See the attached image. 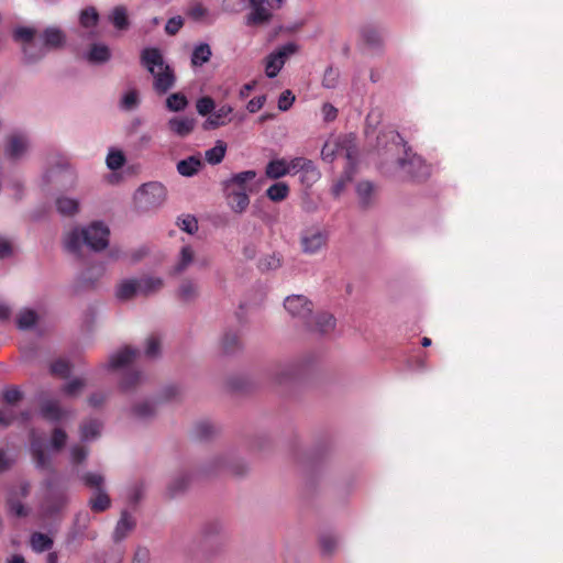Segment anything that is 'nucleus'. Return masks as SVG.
Segmentation results:
<instances>
[{
  "label": "nucleus",
  "instance_id": "f257e3e1",
  "mask_svg": "<svg viewBox=\"0 0 563 563\" xmlns=\"http://www.w3.org/2000/svg\"><path fill=\"white\" fill-rule=\"evenodd\" d=\"M376 147L378 154L386 159L398 155L400 152L404 153L402 157H397L395 161L396 168L399 170L402 178L420 181L430 176V166L421 156L412 153L411 148L407 146V143L397 131H380L377 135Z\"/></svg>",
  "mask_w": 563,
  "mask_h": 563
},
{
  "label": "nucleus",
  "instance_id": "f03ea898",
  "mask_svg": "<svg viewBox=\"0 0 563 563\" xmlns=\"http://www.w3.org/2000/svg\"><path fill=\"white\" fill-rule=\"evenodd\" d=\"M141 63L154 76L153 88L158 95L166 93L175 85L176 77L172 67L164 63L158 48H144Z\"/></svg>",
  "mask_w": 563,
  "mask_h": 563
},
{
  "label": "nucleus",
  "instance_id": "7ed1b4c3",
  "mask_svg": "<svg viewBox=\"0 0 563 563\" xmlns=\"http://www.w3.org/2000/svg\"><path fill=\"white\" fill-rule=\"evenodd\" d=\"M110 229L102 221H93L79 230L73 228V256L77 253V244L81 240L85 245L95 252H101L109 245Z\"/></svg>",
  "mask_w": 563,
  "mask_h": 563
},
{
  "label": "nucleus",
  "instance_id": "20e7f679",
  "mask_svg": "<svg viewBox=\"0 0 563 563\" xmlns=\"http://www.w3.org/2000/svg\"><path fill=\"white\" fill-rule=\"evenodd\" d=\"M37 30L33 26H18L13 30L12 37L21 44L22 60L25 65L41 62L47 54L43 42L35 40Z\"/></svg>",
  "mask_w": 563,
  "mask_h": 563
},
{
  "label": "nucleus",
  "instance_id": "39448f33",
  "mask_svg": "<svg viewBox=\"0 0 563 563\" xmlns=\"http://www.w3.org/2000/svg\"><path fill=\"white\" fill-rule=\"evenodd\" d=\"M167 191L163 184L151 181L142 185L134 195L135 206L141 211L161 207L166 200Z\"/></svg>",
  "mask_w": 563,
  "mask_h": 563
},
{
  "label": "nucleus",
  "instance_id": "423d86ee",
  "mask_svg": "<svg viewBox=\"0 0 563 563\" xmlns=\"http://www.w3.org/2000/svg\"><path fill=\"white\" fill-rule=\"evenodd\" d=\"M297 51V45L294 43H287L271 53L266 58L265 73L269 78H274L283 68L287 57Z\"/></svg>",
  "mask_w": 563,
  "mask_h": 563
},
{
  "label": "nucleus",
  "instance_id": "0eeeda50",
  "mask_svg": "<svg viewBox=\"0 0 563 563\" xmlns=\"http://www.w3.org/2000/svg\"><path fill=\"white\" fill-rule=\"evenodd\" d=\"M285 309L292 316L301 319L308 327L311 324L312 303L303 296L294 295L285 300Z\"/></svg>",
  "mask_w": 563,
  "mask_h": 563
},
{
  "label": "nucleus",
  "instance_id": "6e6552de",
  "mask_svg": "<svg viewBox=\"0 0 563 563\" xmlns=\"http://www.w3.org/2000/svg\"><path fill=\"white\" fill-rule=\"evenodd\" d=\"M328 235L318 228H308L300 236L301 249L307 254H314L325 246Z\"/></svg>",
  "mask_w": 563,
  "mask_h": 563
},
{
  "label": "nucleus",
  "instance_id": "1a4fd4ad",
  "mask_svg": "<svg viewBox=\"0 0 563 563\" xmlns=\"http://www.w3.org/2000/svg\"><path fill=\"white\" fill-rule=\"evenodd\" d=\"M256 177L255 170H244L232 175L229 179L223 181V190L225 195H233L234 192H249L251 191L250 183Z\"/></svg>",
  "mask_w": 563,
  "mask_h": 563
},
{
  "label": "nucleus",
  "instance_id": "9d476101",
  "mask_svg": "<svg viewBox=\"0 0 563 563\" xmlns=\"http://www.w3.org/2000/svg\"><path fill=\"white\" fill-rule=\"evenodd\" d=\"M287 169L289 175H295L299 172L303 174V178L316 181L320 177V173L311 159L305 157H294L287 161Z\"/></svg>",
  "mask_w": 563,
  "mask_h": 563
},
{
  "label": "nucleus",
  "instance_id": "9b49d317",
  "mask_svg": "<svg viewBox=\"0 0 563 563\" xmlns=\"http://www.w3.org/2000/svg\"><path fill=\"white\" fill-rule=\"evenodd\" d=\"M68 163L67 159L60 156H55L49 162V167L44 174V180L47 184L60 183L67 178Z\"/></svg>",
  "mask_w": 563,
  "mask_h": 563
},
{
  "label": "nucleus",
  "instance_id": "f8f14e48",
  "mask_svg": "<svg viewBox=\"0 0 563 563\" xmlns=\"http://www.w3.org/2000/svg\"><path fill=\"white\" fill-rule=\"evenodd\" d=\"M40 37L47 51L59 49L67 42V33L58 26H47Z\"/></svg>",
  "mask_w": 563,
  "mask_h": 563
},
{
  "label": "nucleus",
  "instance_id": "ddd939ff",
  "mask_svg": "<svg viewBox=\"0 0 563 563\" xmlns=\"http://www.w3.org/2000/svg\"><path fill=\"white\" fill-rule=\"evenodd\" d=\"M265 0H249L252 11L246 15L247 25H262L271 21L272 13L264 7Z\"/></svg>",
  "mask_w": 563,
  "mask_h": 563
},
{
  "label": "nucleus",
  "instance_id": "4468645a",
  "mask_svg": "<svg viewBox=\"0 0 563 563\" xmlns=\"http://www.w3.org/2000/svg\"><path fill=\"white\" fill-rule=\"evenodd\" d=\"M135 526L136 521L133 516L129 511L123 510L112 534L114 543H120L124 540L134 530Z\"/></svg>",
  "mask_w": 563,
  "mask_h": 563
},
{
  "label": "nucleus",
  "instance_id": "2eb2a0df",
  "mask_svg": "<svg viewBox=\"0 0 563 563\" xmlns=\"http://www.w3.org/2000/svg\"><path fill=\"white\" fill-rule=\"evenodd\" d=\"M29 145L30 141L25 134H13L8 140L5 154L11 158L18 159L26 153Z\"/></svg>",
  "mask_w": 563,
  "mask_h": 563
},
{
  "label": "nucleus",
  "instance_id": "dca6fc26",
  "mask_svg": "<svg viewBox=\"0 0 563 563\" xmlns=\"http://www.w3.org/2000/svg\"><path fill=\"white\" fill-rule=\"evenodd\" d=\"M233 108L229 104L221 106L217 111H214L203 123L205 130H213L219 126L225 125L231 121L230 114L232 113Z\"/></svg>",
  "mask_w": 563,
  "mask_h": 563
},
{
  "label": "nucleus",
  "instance_id": "f3484780",
  "mask_svg": "<svg viewBox=\"0 0 563 563\" xmlns=\"http://www.w3.org/2000/svg\"><path fill=\"white\" fill-rule=\"evenodd\" d=\"M51 374L65 379V383L62 387V393L64 395H70V380L68 379L70 376V364L65 358L56 360L51 365Z\"/></svg>",
  "mask_w": 563,
  "mask_h": 563
},
{
  "label": "nucleus",
  "instance_id": "a211bd4d",
  "mask_svg": "<svg viewBox=\"0 0 563 563\" xmlns=\"http://www.w3.org/2000/svg\"><path fill=\"white\" fill-rule=\"evenodd\" d=\"M137 355L139 351L136 349L125 346L115 354L111 355L109 360V367L112 369L123 368L132 363Z\"/></svg>",
  "mask_w": 563,
  "mask_h": 563
},
{
  "label": "nucleus",
  "instance_id": "6ab92c4d",
  "mask_svg": "<svg viewBox=\"0 0 563 563\" xmlns=\"http://www.w3.org/2000/svg\"><path fill=\"white\" fill-rule=\"evenodd\" d=\"M41 416L52 422H58L64 416L65 410L56 399H44L41 402Z\"/></svg>",
  "mask_w": 563,
  "mask_h": 563
},
{
  "label": "nucleus",
  "instance_id": "aec40b11",
  "mask_svg": "<svg viewBox=\"0 0 563 563\" xmlns=\"http://www.w3.org/2000/svg\"><path fill=\"white\" fill-rule=\"evenodd\" d=\"M196 125V120L194 118H172L168 121L169 130L180 137H185L189 135Z\"/></svg>",
  "mask_w": 563,
  "mask_h": 563
},
{
  "label": "nucleus",
  "instance_id": "412c9836",
  "mask_svg": "<svg viewBox=\"0 0 563 563\" xmlns=\"http://www.w3.org/2000/svg\"><path fill=\"white\" fill-rule=\"evenodd\" d=\"M265 175L269 179H279L289 175L287 169V161L285 158H276L268 162L265 167Z\"/></svg>",
  "mask_w": 563,
  "mask_h": 563
},
{
  "label": "nucleus",
  "instance_id": "4be33fe9",
  "mask_svg": "<svg viewBox=\"0 0 563 563\" xmlns=\"http://www.w3.org/2000/svg\"><path fill=\"white\" fill-rule=\"evenodd\" d=\"M201 165V159L198 156L192 155L177 163V172L181 176L191 177L199 172Z\"/></svg>",
  "mask_w": 563,
  "mask_h": 563
},
{
  "label": "nucleus",
  "instance_id": "5701e85b",
  "mask_svg": "<svg viewBox=\"0 0 563 563\" xmlns=\"http://www.w3.org/2000/svg\"><path fill=\"white\" fill-rule=\"evenodd\" d=\"M88 504L93 512H103L111 506V499L104 489L95 492Z\"/></svg>",
  "mask_w": 563,
  "mask_h": 563
},
{
  "label": "nucleus",
  "instance_id": "b1692460",
  "mask_svg": "<svg viewBox=\"0 0 563 563\" xmlns=\"http://www.w3.org/2000/svg\"><path fill=\"white\" fill-rule=\"evenodd\" d=\"M111 57L109 47L104 44H92L89 48L87 58L92 64H103Z\"/></svg>",
  "mask_w": 563,
  "mask_h": 563
},
{
  "label": "nucleus",
  "instance_id": "393cba45",
  "mask_svg": "<svg viewBox=\"0 0 563 563\" xmlns=\"http://www.w3.org/2000/svg\"><path fill=\"white\" fill-rule=\"evenodd\" d=\"M102 423L98 419L86 420L79 428L82 441H90L99 437Z\"/></svg>",
  "mask_w": 563,
  "mask_h": 563
},
{
  "label": "nucleus",
  "instance_id": "a878e982",
  "mask_svg": "<svg viewBox=\"0 0 563 563\" xmlns=\"http://www.w3.org/2000/svg\"><path fill=\"white\" fill-rule=\"evenodd\" d=\"M139 292L137 279H125L121 282L118 287L115 295L120 300H130Z\"/></svg>",
  "mask_w": 563,
  "mask_h": 563
},
{
  "label": "nucleus",
  "instance_id": "bb28decb",
  "mask_svg": "<svg viewBox=\"0 0 563 563\" xmlns=\"http://www.w3.org/2000/svg\"><path fill=\"white\" fill-rule=\"evenodd\" d=\"M137 284L139 292L144 296L155 294L158 290H161L164 286L163 279L158 277H143L141 279H137Z\"/></svg>",
  "mask_w": 563,
  "mask_h": 563
},
{
  "label": "nucleus",
  "instance_id": "cd10ccee",
  "mask_svg": "<svg viewBox=\"0 0 563 563\" xmlns=\"http://www.w3.org/2000/svg\"><path fill=\"white\" fill-rule=\"evenodd\" d=\"M212 56L211 48L209 44L201 43L197 45L191 54V65L195 67L202 66L208 63Z\"/></svg>",
  "mask_w": 563,
  "mask_h": 563
},
{
  "label": "nucleus",
  "instance_id": "c85d7f7f",
  "mask_svg": "<svg viewBox=\"0 0 563 563\" xmlns=\"http://www.w3.org/2000/svg\"><path fill=\"white\" fill-rule=\"evenodd\" d=\"M225 196L228 205L236 213L244 212L250 205V197L246 192H234L233 195Z\"/></svg>",
  "mask_w": 563,
  "mask_h": 563
},
{
  "label": "nucleus",
  "instance_id": "c756f323",
  "mask_svg": "<svg viewBox=\"0 0 563 563\" xmlns=\"http://www.w3.org/2000/svg\"><path fill=\"white\" fill-rule=\"evenodd\" d=\"M38 320L37 313L32 309H22L16 316V325L20 330L32 329Z\"/></svg>",
  "mask_w": 563,
  "mask_h": 563
},
{
  "label": "nucleus",
  "instance_id": "7c9ffc66",
  "mask_svg": "<svg viewBox=\"0 0 563 563\" xmlns=\"http://www.w3.org/2000/svg\"><path fill=\"white\" fill-rule=\"evenodd\" d=\"M289 186L286 183L279 181L269 186L266 190V196L274 202L285 200L289 195Z\"/></svg>",
  "mask_w": 563,
  "mask_h": 563
},
{
  "label": "nucleus",
  "instance_id": "2f4dec72",
  "mask_svg": "<svg viewBox=\"0 0 563 563\" xmlns=\"http://www.w3.org/2000/svg\"><path fill=\"white\" fill-rule=\"evenodd\" d=\"M335 327V319L332 314L328 312L319 313L314 317V327L312 328L316 331L321 333H328L332 331Z\"/></svg>",
  "mask_w": 563,
  "mask_h": 563
},
{
  "label": "nucleus",
  "instance_id": "473e14b6",
  "mask_svg": "<svg viewBox=\"0 0 563 563\" xmlns=\"http://www.w3.org/2000/svg\"><path fill=\"white\" fill-rule=\"evenodd\" d=\"M227 144L223 141H217L216 145L206 151L205 157L206 161L211 165H217L221 163L225 156Z\"/></svg>",
  "mask_w": 563,
  "mask_h": 563
},
{
  "label": "nucleus",
  "instance_id": "72a5a7b5",
  "mask_svg": "<svg viewBox=\"0 0 563 563\" xmlns=\"http://www.w3.org/2000/svg\"><path fill=\"white\" fill-rule=\"evenodd\" d=\"M195 252L189 245H185L180 250V255L177 264L174 267V274H180L188 268L194 262Z\"/></svg>",
  "mask_w": 563,
  "mask_h": 563
},
{
  "label": "nucleus",
  "instance_id": "f704fd0d",
  "mask_svg": "<svg viewBox=\"0 0 563 563\" xmlns=\"http://www.w3.org/2000/svg\"><path fill=\"white\" fill-rule=\"evenodd\" d=\"M356 192H357L361 206L363 208H368L372 203V197L374 194V185L369 181H361L356 186Z\"/></svg>",
  "mask_w": 563,
  "mask_h": 563
},
{
  "label": "nucleus",
  "instance_id": "c9c22d12",
  "mask_svg": "<svg viewBox=\"0 0 563 563\" xmlns=\"http://www.w3.org/2000/svg\"><path fill=\"white\" fill-rule=\"evenodd\" d=\"M110 21L118 30H126L129 27V19L126 9L123 5H118L112 10Z\"/></svg>",
  "mask_w": 563,
  "mask_h": 563
},
{
  "label": "nucleus",
  "instance_id": "e433bc0d",
  "mask_svg": "<svg viewBox=\"0 0 563 563\" xmlns=\"http://www.w3.org/2000/svg\"><path fill=\"white\" fill-rule=\"evenodd\" d=\"M53 544L52 539L41 532H35L31 537V547L35 552H43L51 549Z\"/></svg>",
  "mask_w": 563,
  "mask_h": 563
},
{
  "label": "nucleus",
  "instance_id": "4c0bfd02",
  "mask_svg": "<svg viewBox=\"0 0 563 563\" xmlns=\"http://www.w3.org/2000/svg\"><path fill=\"white\" fill-rule=\"evenodd\" d=\"M187 104H188V100H187L186 96L180 92L172 93L166 99V107L170 111H175V112L183 111L187 107Z\"/></svg>",
  "mask_w": 563,
  "mask_h": 563
},
{
  "label": "nucleus",
  "instance_id": "58836bf2",
  "mask_svg": "<svg viewBox=\"0 0 563 563\" xmlns=\"http://www.w3.org/2000/svg\"><path fill=\"white\" fill-rule=\"evenodd\" d=\"M361 34L363 41L371 47H378L382 44V36L373 26L363 27Z\"/></svg>",
  "mask_w": 563,
  "mask_h": 563
},
{
  "label": "nucleus",
  "instance_id": "ea45409f",
  "mask_svg": "<svg viewBox=\"0 0 563 563\" xmlns=\"http://www.w3.org/2000/svg\"><path fill=\"white\" fill-rule=\"evenodd\" d=\"M141 382V374L135 371L125 372L120 380V389L129 391L133 389Z\"/></svg>",
  "mask_w": 563,
  "mask_h": 563
},
{
  "label": "nucleus",
  "instance_id": "a19ab883",
  "mask_svg": "<svg viewBox=\"0 0 563 563\" xmlns=\"http://www.w3.org/2000/svg\"><path fill=\"white\" fill-rule=\"evenodd\" d=\"M81 481L86 487L95 489V492L103 489L104 478L98 473L88 472L81 476Z\"/></svg>",
  "mask_w": 563,
  "mask_h": 563
},
{
  "label": "nucleus",
  "instance_id": "79ce46f5",
  "mask_svg": "<svg viewBox=\"0 0 563 563\" xmlns=\"http://www.w3.org/2000/svg\"><path fill=\"white\" fill-rule=\"evenodd\" d=\"M319 543L323 554L331 555L338 547V539L331 533H323L319 538Z\"/></svg>",
  "mask_w": 563,
  "mask_h": 563
},
{
  "label": "nucleus",
  "instance_id": "37998d69",
  "mask_svg": "<svg viewBox=\"0 0 563 563\" xmlns=\"http://www.w3.org/2000/svg\"><path fill=\"white\" fill-rule=\"evenodd\" d=\"M125 163V156L121 151H110L107 156V166L112 169L117 170L121 168Z\"/></svg>",
  "mask_w": 563,
  "mask_h": 563
},
{
  "label": "nucleus",
  "instance_id": "c03bdc74",
  "mask_svg": "<svg viewBox=\"0 0 563 563\" xmlns=\"http://www.w3.org/2000/svg\"><path fill=\"white\" fill-rule=\"evenodd\" d=\"M99 15L95 8H87L81 11L79 20L80 24L85 27L95 26L98 22Z\"/></svg>",
  "mask_w": 563,
  "mask_h": 563
},
{
  "label": "nucleus",
  "instance_id": "a18cd8bd",
  "mask_svg": "<svg viewBox=\"0 0 563 563\" xmlns=\"http://www.w3.org/2000/svg\"><path fill=\"white\" fill-rule=\"evenodd\" d=\"M178 296L184 301H190L197 296V287L190 280H185L179 287Z\"/></svg>",
  "mask_w": 563,
  "mask_h": 563
},
{
  "label": "nucleus",
  "instance_id": "49530a36",
  "mask_svg": "<svg viewBox=\"0 0 563 563\" xmlns=\"http://www.w3.org/2000/svg\"><path fill=\"white\" fill-rule=\"evenodd\" d=\"M216 108V103L211 97H201L197 100L196 109L200 115H207L212 113Z\"/></svg>",
  "mask_w": 563,
  "mask_h": 563
},
{
  "label": "nucleus",
  "instance_id": "de8ad7c7",
  "mask_svg": "<svg viewBox=\"0 0 563 563\" xmlns=\"http://www.w3.org/2000/svg\"><path fill=\"white\" fill-rule=\"evenodd\" d=\"M223 350L227 353L234 352L240 346V338L235 332H228L222 340Z\"/></svg>",
  "mask_w": 563,
  "mask_h": 563
},
{
  "label": "nucleus",
  "instance_id": "09e8293b",
  "mask_svg": "<svg viewBox=\"0 0 563 563\" xmlns=\"http://www.w3.org/2000/svg\"><path fill=\"white\" fill-rule=\"evenodd\" d=\"M133 412L140 419H147L155 413V407L153 404L145 401L135 405L133 408Z\"/></svg>",
  "mask_w": 563,
  "mask_h": 563
},
{
  "label": "nucleus",
  "instance_id": "8fccbe9b",
  "mask_svg": "<svg viewBox=\"0 0 563 563\" xmlns=\"http://www.w3.org/2000/svg\"><path fill=\"white\" fill-rule=\"evenodd\" d=\"M214 432V427L209 421H200L195 427V435L197 439H208Z\"/></svg>",
  "mask_w": 563,
  "mask_h": 563
},
{
  "label": "nucleus",
  "instance_id": "3c124183",
  "mask_svg": "<svg viewBox=\"0 0 563 563\" xmlns=\"http://www.w3.org/2000/svg\"><path fill=\"white\" fill-rule=\"evenodd\" d=\"M124 548L117 545L106 553L103 563H121L124 558Z\"/></svg>",
  "mask_w": 563,
  "mask_h": 563
},
{
  "label": "nucleus",
  "instance_id": "603ef678",
  "mask_svg": "<svg viewBox=\"0 0 563 563\" xmlns=\"http://www.w3.org/2000/svg\"><path fill=\"white\" fill-rule=\"evenodd\" d=\"M139 104V95L136 90L128 91L121 99V107L125 110H132Z\"/></svg>",
  "mask_w": 563,
  "mask_h": 563
},
{
  "label": "nucleus",
  "instance_id": "864d4df0",
  "mask_svg": "<svg viewBox=\"0 0 563 563\" xmlns=\"http://www.w3.org/2000/svg\"><path fill=\"white\" fill-rule=\"evenodd\" d=\"M179 221L180 229L189 234H194L198 230V221L194 216H186Z\"/></svg>",
  "mask_w": 563,
  "mask_h": 563
},
{
  "label": "nucleus",
  "instance_id": "5fc2aeb1",
  "mask_svg": "<svg viewBox=\"0 0 563 563\" xmlns=\"http://www.w3.org/2000/svg\"><path fill=\"white\" fill-rule=\"evenodd\" d=\"M161 341L156 335H151L146 341V355L148 357H155L159 354Z\"/></svg>",
  "mask_w": 563,
  "mask_h": 563
},
{
  "label": "nucleus",
  "instance_id": "6e6d98bb",
  "mask_svg": "<svg viewBox=\"0 0 563 563\" xmlns=\"http://www.w3.org/2000/svg\"><path fill=\"white\" fill-rule=\"evenodd\" d=\"M339 79V73L332 67L327 68L322 79V86L325 88H334Z\"/></svg>",
  "mask_w": 563,
  "mask_h": 563
},
{
  "label": "nucleus",
  "instance_id": "4d7b16f0",
  "mask_svg": "<svg viewBox=\"0 0 563 563\" xmlns=\"http://www.w3.org/2000/svg\"><path fill=\"white\" fill-rule=\"evenodd\" d=\"M295 96L290 90H285L278 98V109L280 111H287L294 103Z\"/></svg>",
  "mask_w": 563,
  "mask_h": 563
},
{
  "label": "nucleus",
  "instance_id": "13d9d810",
  "mask_svg": "<svg viewBox=\"0 0 563 563\" xmlns=\"http://www.w3.org/2000/svg\"><path fill=\"white\" fill-rule=\"evenodd\" d=\"M2 398L5 402L12 405L18 402L22 398V393L19 388L11 387L3 391Z\"/></svg>",
  "mask_w": 563,
  "mask_h": 563
},
{
  "label": "nucleus",
  "instance_id": "bf43d9fd",
  "mask_svg": "<svg viewBox=\"0 0 563 563\" xmlns=\"http://www.w3.org/2000/svg\"><path fill=\"white\" fill-rule=\"evenodd\" d=\"M184 22L180 16L170 18L165 25V32L169 35H175L179 32Z\"/></svg>",
  "mask_w": 563,
  "mask_h": 563
},
{
  "label": "nucleus",
  "instance_id": "052dcab7",
  "mask_svg": "<svg viewBox=\"0 0 563 563\" xmlns=\"http://www.w3.org/2000/svg\"><path fill=\"white\" fill-rule=\"evenodd\" d=\"M56 210L62 216H69L70 214V198L66 196H60L56 199Z\"/></svg>",
  "mask_w": 563,
  "mask_h": 563
},
{
  "label": "nucleus",
  "instance_id": "680f3d73",
  "mask_svg": "<svg viewBox=\"0 0 563 563\" xmlns=\"http://www.w3.org/2000/svg\"><path fill=\"white\" fill-rule=\"evenodd\" d=\"M31 450H32L34 459L36 460L37 466L44 467L45 466V456H44V452H43L41 443H37L35 440H32Z\"/></svg>",
  "mask_w": 563,
  "mask_h": 563
},
{
  "label": "nucleus",
  "instance_id": "e2e57ef3",
  "mask_svg": "<svg viewBox=\"0 0 563 563\" xmlns=\"http://www.w3.org/2000/svg\"><path fill=\"white\" fill-rule=\"evenodd\" d=\"M66 440H67V434L64 431H62L60 429H55L53 437H52L51 444H52L53 449L59 450L66 443Z\"/></svg>",
  "mask_w": 563,
  "mask_h": 563
},
{
  "label": "nucleus",
  "instance_id": "0e129e2a",
  "mask_svg": "<svg viewBox=\"0 0 563 563\" xmlns=\"http://www.w3.org/2000/svg\"><path fill=\"white\" fill-rule=\"evenodd\" d=\"M207 13H208V10L200 3L192 5L188 12L189 16L191 19H194L195 21L201 20L202 18H205L207 15Z\"/></svg>",
  "mask_w": 563,
  "mask_h": 563
},
{
  "label": "nucleus",
  "instance_id": "69168bd1",
  "mask_svg": "<svg viewBox=\"0 0 563 563\" xmlns=\"http://www.w3.org/2000/svg\"><path fill=\"white\" fill-rule=\"evenodd\" d=\"M265 101H266L265 96L255 97L247 102L246 109L249 112L255 113L263 108V106L265 104Z\"/></svg>",
  "mask_w": 563,
  "mask_h": 563
},
{
  "label": "nucleus",
  "instance_id": "338daca9",
  "mask_svg": "<svg viewBox=\"0 0 563 563\" xmlns=\"http://www.w3.org/2000/svg\"><path fill=\"white\" fill-rule=\"evenodd\" d=\"M88 455L86 448L80 445H73V464L81 463Z\"/></svg>",
  "mask_w": 563,
  "mask_h": 563
},
{
  "label": "nucleus",
  "instance_id": "774afa93",
  "mask_svg": "<svg viewBox=\"0 0 563 563\" xmlns=\"http://www.w3.org/2000/svg\"><path fill=\"white\" fill-rule=\"evenodd\" d=\"M150 560V553L145 548H139L135 553L132 563H147Z\"/></svg>",
  "mask_w": 563,
  "mask_h": 563
}]
</instances>
